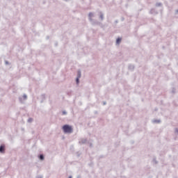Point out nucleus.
Listing matches in <instances>:
<instances>
[{
  "mask_svg": "<svg viewBox=\"0 0 178 178\" xmlns=\"http://www.w3.org/2000/svg\"><path fill=\"white\" fill-rule=\"evenodd\" d=\"M62 130L65 134H72L73 133V127L69 124H65L62 127Z\"/></svg>",
  "mask_w": 178,
  "mask_h": 178,
  "instance_id": "f257e3e1",
  "label": "nucleus"
},
{
  "mask_svg": "<svg viewBox=\"0 0 178 178\" xmlns=\"http://www.w3.org/2000/svg\"><path fill=\"white\" fill-rule=\"evenodd\" d=\"M80 77H81V72H78V76H77L76 79V84H79V83H80Z\"/></svg>",
  "mask_w": 178,
  "mask_h": 178,
  "instance_id": "f03ea898",
  "label": "nucleus"
},
{
  "mask_svg": "<svg viewBox=\"0 0 178 178\" xmlns=\"http://www.w3.org/2000/svg\"><path fill=\"white\" fill-rule=\"evenodd\" d=\"M5 153V145H1L0 146V154H4Z\"/></svg>",
  "mask_w": 178,
  "mask_h": 178,
  "instance_id": "7ed1b4c3",
  "label": "nucleus"
},
{
  "mask_svg": "<svg viewBox=\"0 0 178 178\" xmlns=\"http://www.w3.org/2000/svg\"><path fill=\"white\" fill-rule=\"evenodd\" d=\"M86 142H87V140L83 138L79 140V144H86Z\"/></svg>",
  "mask_w": 178,
  "mask_h": 178,
  "instance_id": "20e7f679",
  "label": "nucleus"
},
{
  "mask_svg": "<svg viewBox=\"0 0 178 178\" xmlns=\"http://www.w3.org/2000/svg\"><path fill=\"white\" fill-rule=\"evenodd\" d=\"M92 17H94V13H89V19L90 21L92 20Z\"/></svg>",
  "mask_w": 178,
  "mask_h": 178,
  "instance_id": "39448f33",
  "label": "nucleus"
},
{
  "mask_svg": "<svg viewBox=\"0 0 178 178\" xmlns=\"http://www.w3.org/2000/svg\"><path fill=\"white\" fill-rule=\"evenodd\" d=\"M19 99H20V101H22V99H27V95H24L22 96V97H20V98H19Z\"/></svg>",
  "mask_w": 178,
  "mask_h": 178,
  "instance_id": "423d86ee",
  "label": "nucleus"
},
{
  "mask_svg": "<svg viewBox=\"0 0 178 178\" xmlns=\"http://www.w3.org/2000/svg\"><path fill=\"white\" fill-rule=\"evenodd\" d=\"M150 13H152V15H156V12H155V9H152Z\"/></svg>",
  "mask_w": 178,
  "mask_h": 178,
  "instance_id": "0eeeda50",
  "label": "nucleus"
},
{
  "mask_svg": "<svg viewBox=\"0 0 178 178\" xmlns=\"http://www.w3.org/2000/svg\"><path fill=\"white\" fill-rule=\"evenodd\" d=\"M39 159H40V161H44V155L42 154L40 155Z\"/></svg>",
  "mask_w": 178,
  "mask_h": 178,
  "instance_id": "6e6552de",
  "label": "nucleus"
},
{
  "mask_svg": "<svg viewBox=\"0 0 178 178\" xmlns=\"http://www.w3.org/2000/svg\"><path fill=\"white\" fill-rule=\"evenodd\" d=\"M122 41L121 38H118L116 40L117 44H120V42Z\"/></svg>",
  "mask_w": 178,
  "mask_h": 178,
  "instance_id": "1a4fd4ad",
  "label": "nucleus"
},
{
  "mask_svg": "<svg viewBox=\"0 0 178 178\" xmlns=\"http://www.w3.org/2000/svg\"><path fill=\"white\" fill-rule=\"evenodd\" d=\"M101 20H104V14H100Z\"/></svg>",
  "mask_w": 178,
  "mask_h": 178,
  "instance_id": "9d476101",
  "label": "nucleus"
},
{
  "mask_svg": "<svg viewBox=\"0 0 178 178\" xmlns=\"http://www.w3.org/2000/svg\"><path fill=\"white\" fill-rule=\"evenodd\" d=\"M160 120H153V123H160Z\"/></svg>",
  "mask_w": 178,
  "mask_h": 178,
  "instance_id": "9b49d317",
  "label": "nucleus"
},
{
  "mask_svg": "<svg viewBox=\"0 0 178 178\" xmlns=\"http://www.w3.org/2000/svg\"><path fill=\"white\" fill-rule=\"evenodd\" d=\"M156 6H162V3H157L156 4Z\"/></svg>",
  "mask_w": 178,
  "mask_h": 178,
  "instance_id": "f8f14e48",
  "label": "nucleus"
},
{
  "mask_svg": "<svg viewBox=\"0 0 178 178\" xmlns=\"http://www.w3.org/2000/svg\"><path fill=\"white\" fill-rule=\"evenodd\" d=\"M36 178H42V175H38L36 177Z\"/></svg>",
  "mask_w": 178,
  "mask_h": 178,
  "instance_id": "ddd939ff",
  "label": "nucleus"
},
{
  "mask_svg": "<svg viewBox=\"0 0 178 178\" xmlns=\"http://www.w3.org/2000/svg\"><path fill=\"white\" fill-rule=\"evenodd\" d=\"M28 122H33V119H31V118H29V120H28Z\"/></svg>",
  "mask_w": 178,
  "mask_h": 178,
  "instance_id": "4468645a",
  "label": "nucleus"
},
{
  "mask_svg": "<svg viewBox=\"0 0 178 178\" xmlns=\"http://www.w3.org/2000/svg\"><path fill=\"white\" fill-rule=\"evenodd\" d=\"M67 112L66 111H63V115H67Z\"/></svg>",
  "mask_w": 178,
  "mask_h": 178,
  "instance_id": "2eb2a0df",
  "label": "nucleus"
},
{
  "mask_svg": "<svg viewBox=\"0 0 178 178\" xmlns=\"http://www.w3.org/2000/svg\"><path fill=\"white\" fill-rule=\"evenodd\" d=\"M175 132L178 134V129H175Z\"/></svg>",
  "mask_w": 178,
  "mask_h": 178,
  "instance_id": "dca6fc26",
  "label": "nucleus"
},
{
  "mask_svg": "<svg viewBox=\"0 0 178 178\" xmlns=\"http://www.w3.org/2000/svg\"><path fill=\"white\" fill-rule=\"evenodd\" d=\"M42 98H45V96L44 95H42Z\"/></svg>",
  "mask_w": 178,
  "mask_h": 178,
  "instance_id": "f3484780",
  "label": "nucleus"
},
{
  "mask_svg": "<svg viewBox=\"0 0 178 178\" xmlns=\"http://www.w3.org/2000/svg\"><path fill=\"white\" fill-rule=\"evenodd\" d=\"M6 65H8V62H6Z\"/></svg>",
  "mask_w": 178,
  "mask_h": 178,
  "instance_id": "a211bd4d",
  "label": "nucleus"
}]
</instances>
